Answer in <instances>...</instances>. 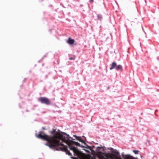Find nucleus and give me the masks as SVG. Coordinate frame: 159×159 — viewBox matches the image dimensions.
Returning a JSON list of instances; mask_svg holds the SVG:
<instances>
[{"label": "nucleus", "instance_id": "f257e3e1", "mask_svg": "<svg viewBox=\"0 0 159 159\" xmlns=\"http://www.w3.org/2000/svg\"><path fill=\"white\" fill-rule=\"evenodd\" d=\"M52 136L48 135L40 131L37 137L47 141L46 145L50 148H54L59 147V150L65 151L69 156L72 155L67 149V146L70 150L73 151L74 155L80 159H97L95 157H92L81 152L76 148L79 146V143L70 140L68 136L65 133L56 131L53 130L51 132ZM98 159H102V152H99L97 154Z\"/></svg>", "mask_w": 159, "mask_h": 159}, {"label": "nucleus", "instance_id": "f03ea898", "mask_svg": "<svg viewBox=\"0 0 159 159\" xmlns=\"http://www.w3.org/2000/svg\"><path fill=\"white\" fill-rule=\"evenodd\" d=\"M38 100L42 103H44L47 105H49L51 104L50 100L46 97H40Z\"/></svg>", "mask_w": 159, "mask_h": 159}, {"label": "nucleus", "instance_id": "7ed1b4c3", "mask_svg": "<svg viewBox=\"0 0 159 159\" xmlns=\"http://www.w3.org/2000/svg\"><path fill=\"white\" fill-rule=\"evenodd\" d=\"M116 66V63L115 62H113L111 64V67L110 68V69L112 70L114 69Z\"/></svg>", "mask_w": 159, "mask_h": 159}, {"label": "nucleus", "instance_id": "20e7f679", "mask_svg": "<svg viewBox=\"0 0 159 159\" xmlns=\"http://www.w3.org/2000/svg\"><path fill=\"white\" fill-rule=\"evenodd\" d=\"M74 40L73 39H69L67 41V43L70 44H73L74 42Z\"/></svg>", "mask_w": 159, "mask_h": 159}, {"label": "nucleus", "instance_id": "39448f33", "mask_svg": "<svg viewBox=\"0 0 159 159\" xmlns=\"http://www.w3.org/2000/svg\"><path fill=\"white\" fill-rule=\"evenodd\" d=\"M116 69L117 70H122L123 68L122 66L120 65H119L116 66Z\"/></svg>", "mask_w": 159, "mask_h": 159}, {"label": "nucleus", "instance_id": "423d86ee", "mask_svg": "<svg viewBox=\"0 0 159 159\" xmlns=\"http://www.w3.org/2000/svg\"><path fill=\"white\" fill-rule=\"evenodd\" d=\"M124 159H134V158L131 156L126 155L124 157Z\"/></svg>", "mask_w": 159, "mask_h": 159}, {"label": "nucleus", "instance_id": "0eeeda50", "mask_svg": "<svg viewBox=\"0 0 159 159\" xmlns=\"http://www.w3.org/2000/svg\"><path fill=\"white\" fill-rule=\"evenodd\" d=\"M97 17H98V19L99 20H101V19H102V16L101 15H97Z\"/></svg>", "mask_w": 159, "mask_h": 159}, {"label": "nucleus", "instance_id": "6e6552de", "mask_svg": "<svg viewBox=\"0 0 159 159\" xmlns=\"http://www.w3.org/2000/svg\"><path fill=\"white\" fill-rule=\"evenodd\" d=\"M133 152L136 154H138L139 152V151L138 150H134Z\"/></svg>", "mask_w": 159, "mask_h": 159}, {"label": "nucleus", "instance_id": "1a4fd4ad", "mask_svg": "<svg viewBox=\"0 0 159 159\" xmlns=\"http://www.w3.org/2000/svg\"><path fill=\"white\" fill-rule=\"evenodd\" d=\"M93 0H90L89 2L90 3H92L93 2Z\"/></svg>", "mask_w": 159, "mask_h": 159}, {"label": "nucleus", "instance_id": "9d476101", "mask_svg": "<svg viewBox=\"0 0 159 159\" xmlns=\"http://www.w3.org/2000/svg\"><path fill=\"white\" fill-rule=\"evenodd\" d=\"M74 59H75L74 58L70 57L69 58V60H74Z\"/></svg>", "mask_w": 159, "mask_h": 159}]
</instances>
